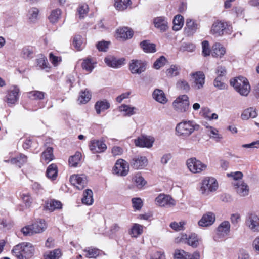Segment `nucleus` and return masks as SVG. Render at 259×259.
<instances>
[{"instance_id":"f257e3e1","label":"nucleus","mask_w":259,"mask_h":259,"mask_svg":"<svg viewBox=\"0 0 259 259\" xmlns=\"http://www.w3.org/2000/svg\"><path fill=\"white\" fill-rule=\"evenodd\" d=\"M34 248L32 244L23 242L14 247L12 253L17 259H29L34 254Z\"/></svg>"},{"instance_id":"dca6fc26","label":"nucleus","mask_w":259,"mask_h":259,"mask_svg":"<svg viewBox=\"0 0 259 259\" xmlns=\"http://www.w3.org/2000/svg\"><path fill=\"white\" fill-rule=\"evenodd\" d=\"M247 226L253 232L259 231V217L255 214H250L246 219Z\"/></svg>"},{"instance_id":"473e14b6","label":"nucleus","mask_w":259,"mask_h":259,"mask_svg":"<svg viewBox=\"0 0 259 259\" xmlns=\"http://www.w3.org/2000/svg\"><path fill=\"white\" fill-rule=\"evenodd\" d=\"M93 193L91 189H86L83 194V197L81 199L83 204L90 205L93 203Z\"/></svg>"},{"instance_id":"6e6d98bb","label":"nucleus","mask_w":259,"mask_h":259,"mask_svg":"<svg viewBox=\"0 0 259 259\" xmlns=\"http://www.w3.org/2000/svg\"><path fill=\"white\" fill-rule=\"evenodd\" d=\"M82 68L83 70L91 72L94 68L93 63L90 59H87L83 60L82 65Z\"/></svg>"},{"instance_id":"aec40b11","label":"nucleus","mask_w":259,"mask_h":259,"mask_svg":"<svg viewBox=\"0 0 259 259\" xmlns=\"http://www.w3.org/2000/svg\"><path fill=\"white\" fill-rule=\"evenodd\" d=\"M174 259H199L200 254L195 252L192 254H189L184 250H176L174 254Z\"/></svg>"},{"instance_id":"a18cd8bd","label":"nucleus","mask_w":259,"mask_h":259,"mask_svg":"<svg viewBox=\"0 0 259 259\" xmlns=\"http://www.w3.org/2000/svg\"><path fill=\"white\" fill-rule=\"evenodd\" d=\"M120 111H123L126 113V115L130 116L136 113V111L137 110L134 107H130L128 105L123 104L119 107Z\"/></svg>"},{"instance_id":"ea45409f","label":"nucleus","mask_w":259,"mask_h":259,"mask_svg":"<svg viewBox=\"0 0 259 259\" xmlns=\"http://www.w3.org/2000/svg\"><path fill=\"white\" fill-rule=\"evenodd\" d=\"M91 98V92L87 89H85L84 91L80 92L78 101L81 104H85L90 101Z\"/></svg>"},{"instance_id":"c756f323","label":"nucleus","mask_w":259,"mask_h":259,"mask_svg":"<svg viewBox=\"0 0 259 259\" xmlns=\"http://www.w3.org/2000/svg\"><path fill=\"white\" fill-rule=\"evenodd\" d=\"M230 225L228 221L223 222L218 227V234L221 236H224L228 234L230 231Z\"/></svg>"},{"instance_id":"0eeeda50","label":"nucleus","mask_w":259,"mask_h":259,"mask_svg":"<svg viewBox=\"0 0 259 259\" xmlns=\"http://www.w3.org/2000/svg\"><path fill=\"white\" fill-rule=\"evenodd\" d=\"M189 97L186 95L179 96L172 103L174 109L179 112H185L189 107Z\"/></svg>"},{"instance_id":"9d476101","label":"nucleus","mask_w":259,"mask_h":259,"mask_svg":"<svg viewBox=\"0 0 259 259\" xmlns=\"http://www.w3.org/2000/svg\"><path fill=\"white\" fill-rule=\"evenodd\" d=\"M70 182L78 190H82L87 185V177L84 174L73 175L70 177Z\"/></svg>"},{"instance_id":"6ab92c4d","label":"nucleus","mask_w":259,"mask_h":259,"mask_svg":"<svg viewBox=\"0 0 259 259\" xmlns=\"http://www.w3.org/2000/svg\"><path fill=\"white\" fill-rule=\"evenodd\" d=\"M106 64L112 68H119L124 64V58L117 59L114 56H109L104 59Z\"/></svg>"},{"instance_id":"f3484780","label":"nucleus","mask_w":259,"mask_h":259,"mask_svg":"<svg viewBox=\"0 0 259 259\" xmlns=\"http://www.w3.org/2000/svg\"><path fill=\"white\" fill-rule=\"evenodd\" d=\"M215 220V214L211 212H207L203 215L198 222V225L201 227H208L212 225Z\"/></svg>"},{"instance_id":"6e6552de","label":"nucleus","mask_w":259,"mask_h":259,"mask_svg":"<svg viewBox=\"0 0 259 259\" xmlns=\"http://www.w3.org/2000/svg\"><path fill=\"white\" fill-rule=\"evenodd\" d=\"M147 66L146 61L133 59L129 64V69L132 74H140L146 70Z\"/></svg>"},{"instance_id":"0e129e2a","label":"nucleus","mask_w":259,"mask_h":259,"mask_svg":"<svg viewBox=\"0 0 259 259\" xmlns=\"http://www.w3.org/2000/svg\"><path fill=\"white\" fill-rule=\"evenodd\" d=\"M39 11L35 7H33L29 11V18L31 21H34L37 20Z\"/></svg>"},{"instance_id":"7c9ffc66","label":"nucleus","mask_w":259,"mask_h":259,"mask_svg":"<svg viewBox=\"0 0 259 259\" xmlns=\"http://www.w3.org/2000/svg\"><path fill=\"white\" fill-rule=\"evenodd\" d=\"M117 36L124 39L132 37L133 33L128 27L119 28L117 30Z\"/></svg>"},{"instance_id":"1a4fd4ad","label":"nucleus","mask_w":259,"mask_h":259,"mask_svg":"<svg viewBox=\"0 0 259 259\" xmlns=\"http://www.w3.org/2000/svg\"><path fill=\"white\" fill-rule=\"evenodd\" d=\"M187 165L188 169L193 173H199L205 170L206 165L195 158L187 160Z\"/></svg>"},{"instance_id":"e2e57ef3","label":"nucleus","mask_w":259,"mask_h":259,"mask_svg":"<svg viewBox=\"0 0 259 259\" xmlns=\"http://www.w3.org/2000/svg\"><path fill=\"white\" fill-rule=\"evenodd\" d=\"M110 41H101L96 44V47L99 51L106 52L109 48Z\"/></svg>"},{"instance_id":"5701e85b","label":"nucleus","mask_w":259,"mask_h":259,"mask_svg":"<svg viewBox=\"0 0 259 259\" xmlns=\"http://www.w3.org/2000/svg\"><path fill=\"white\" fill-rule=\"evenodd\" d=\"M154 26L162 32L168 29V22L167 19L164 17H158L154 19Z\"/></svg>"},{"instance_id":"393cba45","label":"nucleus","mask_w":259,"mask_h":259,"mask_svg":"<svg viewBox=\"0 0 259 259\" xmlns=\"http://www.w3.org/2000/svg\"><path fill=\"white\" fill-rule=\"evenodd\" d=\"M62 203L58 200L50 199L45 202V209L50 211H53L56 209L62 208Z\"/></svg>"},{"instance_id":"8fccbe9b","label":"nucleus","mask_w":259,"mask_h":259,"mask_svg":"<svg viewBox=\"0 0 259 259\" xmlns=\"http://www.w3.org/2000/svg\"><path fill=\"white\" fill-rule=\"evenodd\" d=\"M82 43H83V38L82 36L80 35H76L73 39L72 41L73 46L78 51L81 50L82 49Z\"/></svg>"},{"instance_id":"603ef678","label":"nucleus","mask_w":259,"mask_h":259,"mask_svg":"<svg viewBox=\"0 0 259 259\" xmlns=\"http://www.w3.org/2000/svg\"><path fill=\"white\" fill-rule=\"evenodd\" d=\"M179 69L180 68L178 66L171 65L170 68L166 70V75L170 77L177 76L179 74Z\"/></svg>"},{"instance_id":"09e8293b","label":"nucleus","mask_w":259,"mask_h":259,"mask_svg":"<svg viewBox=\"0 0 259 259\" xmlns=\"http://www.w3.org/2000/svg\"><path fill=\"white\" fill-rule=\"evenodd\" d=\"M61 256V250L59 249H56L50 251L47 254H45L44 255V258L45 259H59Z\"/></svg>"},{"instance_id":"c9c22d12","label":"nucleus","mask_w":259,"mask_h":259,"mask_svg":"<svg viewBox=\"0 0 259 259\" xmlns=\"http://www.w3.org/2000/svg\"><path fill=\"white\" fill-rule=\"evenodd\" d=\"M131 5V0H115L114 6L118 11H124Z\"/></svg>"},{"instance_id":"37998d69","label":"nucleus","mask_w":259,"mask_h":259,"mask_svg":"<svg viewBox=\"0 0 259 259\" xmlns=\"http://www.w3.org/2000/svg\"><path fill=\"white\" fill-rule=\"evenodd\" d=\"M81 158V154L79 152H76L75 154L70 157L68 160L69 164L72 167H76L80 162Z\"/></svg>"},{"instance_id":"864d4df0","label":"nucleus","mask_w":259,"mask_h":259,"mask_svg":"<svg viewBox=\"0 0 259 259\" xmlns=\"http://www.w3.org/2000/svg\"><path fill=\"white\" fill-rule=\"evenodd\" d=\"M196 46L192 43H183L179 48L181 52H193L195 50Z\"/></svg>"},{"instance_id":"f8f14e48","label":"nucleus","mask_w":259,"mask_h":259,"mask_svg":"<svg viewBox=\"0 0 259 259\" xmlns=\"http://www.w3.org/2000/svg\"><path fill=\"white\" fill-rule=\"evenodd\" d=\"M156 204L160 206L171 207L175 205V201L171 196L164 194H160L155 199Z\"/></svg>"},{"instance_id":"bb28decb","label":"nucleus","mask_w":259,"mask_h":259,"mask_svg":"<svg viewBox=\"0 0 259 259\" xmlns=\"http://www.w3.org/2000/svg\"><path fill=\"white\" fill-rule=\"evenodd\" d=\"M226 53V50L220 43H215L212 46V56L221 58Z\"/></svg>"},{"instance_id":"052dcab7","label":"nucleus","mask_w":259,"mask_h":259,"mask_svg":"<svg viewBox=\"0 0 259 259\" xmlns=\"http://www.w3.org/2000/svg\"><path fill=\"white\" fill-rule=\"evenodd\" d=\"M133 180L138 188H142L146 183L144 179L139 175H135L133 177Z\"/></svg>"},{"instance_id":"de8ad7c7","label":"nucleus","mask_w":259,"mask_h":259,"mask_svg":"<svg viewBox=\"0 0 259 259\" xmlns=\"http://www.w3.org/2000/svg\"><path fill=\"white\" fill-rule=\"evenodd\" d=\"M61 14V12L60 9H57L52 10L48 17L50 22L52 23H56L59 20Z\"/></svg>"},{"instance_id":"49530a36","label":"nucleus","mask_w":259,"mask_h":259,"mask_svg":"<svg viewBox=\"0 0 259 259\" xmlns=\"http://www.w3.org/2000/svg\"><path fill=\"white\" fill-rule=\"evenodd\" d=\"M122 230V228L119 223H114L110 227L109 233L110 235L113 236L120 233Z\"/></svg>"},{"instance_id":"9b49d317","label":"nucleus","mask_w":259,"mask_h":259,"mask_svg":"<svg viewBox=\"0 0 259 259\" xmlns=\"http://www.w3.org/2000/svg\"><path fill=\"white\" fill-rule=\"evenodd\" d=\"M129 170L128 163L123 159L118 160L114 167V172L120 176H125L127 175Z\"/></svg>"},{"instance_id":"bf43d9fd","label":"nucleus","mask_w":259,"mask_h":259,"mask_svg":"<svg viewBox=\"0 0 259 259\" xmlns=\"http://www.w3.org/2000/svg\"><path fill=\"white\" fill-rule=\"evenodd\" d=\"M33 53V48L31 46H26L24 47L22 50V54L24 58H29L32 57Z\"/></svg>"},{"instance_id":"5fc2aeb1","label":"nucleus","mask_w":259,"mask_h":259,"mask_svg":"<svg viewBox=\"0 0 259 259\" xmlns=\"http://www.w3.org/2000/svg\"><path fill=\"white\" fill-rule=\"evenodd\" d=\"M225 79V78L217 77L213 82L214 87L220 90H224L226 89L227 85L224 82Z\"/></svg>"},{"instance_id":"7ed1b4c3","label":"nucleus","mask_w":259,"mask_h":259,"mask_svg":"<svg viewBox=\"0 0 259 259\" xmlns=\"http://www.w3.org/2000/svg\"><path fill=\"white\" fill-rule=\"evenodd\" d=\"M230 84L241 96H247L250 92V86L244 77L239 76L230 80Z\"/></svg>"},{"instance_id":"3c124183","label":"nucleus","mask_w":259,"mask_h":259,"mask_svg":"<svg viewBox=\"0 0 259 259\" xmlns=\"http://www.w3.org/2000/svg\"><path fill=\"white\" fill-rule=\"evenodd\" d=\"M28 97L32 100H41L44 99L45 93L39 91H33L28 93Z\"/></svg>"},{"instance_id":"ddd939ff","label":"nucleus","mask_w":259,"mask_h":259,"mask_svg":"<svg viewBox=\"0 0 259 259\" xmlns=\"http://www.w3.org/2000/svg\"><path fill=\"white\" fill-rule=\"evenodd\" d=\"M89 146L90 150L93 153H102L107 149L106 144L100 140H92Z\"/></svg>"},{"instance_id":"39448f33","label":"nucleus","mask_w":259,"mask_h":259,"mask_svg":"<svg viewBox=\"0 0 259 259\" xmlns=\"http://www.w3.org/2000/svg\"><path fill=\"white\" fill-rule=\"evenodd\" d=\"M46 228L47 226L45 221L42 219H38L36 222L32 225L22 228L21 232L25 236H30L34 233L42 232Z\"/></svg>"},{"instance_id":"4d7b16f0","label":"nucleus","mask_w":259,"mask_h":259,"mask_svg":"<svg viewBox=\"0 0 259 259\" xmlns=\"http://www.w3.org/2000/svg\"><path fill=\"white\" fill-rule=\"evenodd\" d=\"M89 10L88 5L86 4H83L80 5L77 8V13L79 16L80 18H83L84 17L85 15H86Z\"/></svg>"},{"instance_id":"79ce46f5","label":"nucleus","mask_w":259,"mask_h":259,"mask_svg":"<svg viewBox=\"0 0 259 259\" xmlns=\"http://www.w3.org/2000/svg\"><path fill=\"white\" fill-rule=\"evenodd\" d=\"M83 251L85 253V256L88 258H96L101 252L99 249L93 247L86 248Z\"/></svg>"},{"instance_id":"338daca9","label":"nucleus","mask_w":259,"mask_h":259,"mask_svg":"<svg viewBox=\"0 0 259 259\" xmlns=\"http://www.w3.org/2000/svg\"><path fill=\"white\" fill-rule=\"evenodd\" d=\"M177 87L180 89L183 90L185 92H188L190 90V85L185 80H181L177 82Z\"/></svg>"},{"instance_id":"69168bd1","label":"nucleus","mask_w":259,"mask_h":259,"mask_svg":"<svg viewBox=\"0 0 259 259\" xmlns=\"http://www.w3.org/2000/svg\"><path fill=\"white\" fill-rule=\"evenodd\" d=\"M202 55L205 56H209L210 54V49L209 47V42L207 40H204L202 42Z\"/></svg>"},{"instance_id":"c03bdc74","label":"nucleus","mask_w":259,"mask_h":259,"mask_svg":"<svg viewBox=\"0 0 259 259\" xmlns=\"http://www.w3.org/2000/svg\"><path fill=\"white\" fill-rule=\"evenodd\" d=\"M36 63L37 66L42 69H46L48 71V69L50 68L47 59L43 55L40 56L36 59Z\"/></svg>"},{"instance_id":"412c9836","label":"nucleus","mask_w":259,"mask_h":259,"mask_svg":"<svg viewBox=\"0 0 259 259\" xmlns=\"http://www.w3.org/2000/svg\"><path fill=\"white\" fill-rule=\"evenodd\" d=\"M194 78V87L197 90L203 88L205 83V75L201 71L196 72L192 74Z\"/></svg>"},{"instance_id":"f704fd0d","label":"nucleus","mask_w":259,"mask_h":259,"mask_svg":"<svg viewBox=\"0 0 259 259\" xmlns=\"http://www.w3.org/2000/svg\"><path fill=\"white\" fill-rule=\"evenodd\" d=\"M58 174V168L55 164L50 165L46 170L47 177L52 180H55Z\"/></svg>"},{"instance_id":"e433bc0d","label":"nucleus","mask_w":259,"mask_h":259,"mask_svg":"<svg viewBox=\"0 0 259 259\" xmlns=\"http://www.w3.org/2000/svg\"><path fill=\"white\" fill-rule=\"evenodd\" d=\"M184 24V18L181 15H177L173 19L172 29L175 31L180 30Z\"/></svg>"},{"instance_id":"b1692460","label":"nucleus","mask_w":259,"mask_h":259,"mask_svg":"<svg viewBox=\"0 0 259 259\" xmlns=\"http://www.w3.org/2000/svg\"><path fill=\"white\" fill-rule=\"evenodd\" d=\"M27 161V157L23 154H20L17 157L11 158V159L5 160L4 162L6 163H11L12 164H16L19 167Z\"/></svg>"},{"instance_id":"a878e982","label":"nucleus","mask_w":259,"mask_h":259,"mask_svg":"<svg viewBox=\"0 0 259 259\" xmlns=\"http://www.w3.org/2000/svg\"><path fill=\"white\" fill-rule=\"evenodd\" d=\"M110 107V103L105 99L97 101L95 105V109L98 114H100L102 111L107 110Z\"/></svg>"},{"instance_id":"4c0bfd02","label":"nucleus","mask_w":259,"mask_h":259,"mask_svg":"<svg viewBox=\"0 0 259 259\" xmlns=\"http://www.w3.org/2000/svg\"><path fill=\"white\" fill-rule=\"evenodd\" d=\"M257 115L255 110L252 107H250L243 111L241 114V118L243 120H247L250 117L255 118Z\"/></svg>"},{"instance_id":"2f4dec72","label":"nucleus","mask_w":259,"mask_h":259,"mask_svg":"<svg viewBox=\"0 0 259 259\" xmlns=\"http://www.w3.org/2000/svg\"><path fill=\"white\" fill-rule=\"evenodd\" d=\"M141 48L146 53H154L156 52V46L154 44L150 43L149 40H146L140 43Z\"/></svg>"},{"instance_id":"2eb2a0df","label":"nucleus","mask_w":259,"mask_h":259,"mask_svg":"<svg viewBox=\"0 0 259 259\" xmlns=\"http://www.w3.org/2000/svg\"><path fill=\"white\" fill-rule=\"evenodd\" d=\"M154 141V139L151 137L141 136L135 140V144L137 147L151 148Z\"/></svg>"},{"instance_id":"13d9d810","label":"nucleus","mask_w":259,"mask_h":259,"mask_svg":"<svg viewBox=\"0 0 259 259\" xmlns=\"http://www.w3.org/2000/svg\"><path fill=\"white\" fill-rule=\"evenodd\" d=\"M166 61L167 60L164 56H160L154 62L153 64V68L156 69H160L165 64Z\"/></svg>"},{"instance_id":"a19ab883","label":"nucleus","mask_w":259,"mask_h":259,"mask_svg":"<svg viewBox=\"0 0 259 259\" xmlns=\"http://www.w3.org/2000/svg\"><path fill=\"white\" fill-rule=\"evenodd\" d=\"M142 232L143 226L138 224H134L128 233L132 237H137Z\"/></svg>"},{"instance_id":"774afa93","label":"nucleus","mask_w":259,"mask_h":259,"mask_svg":"<svg viewBox=\"0 0 259 259\" xmlns=\"http://www.w3.org/2000/svg\"><path fill=\"white\" fill-rule=\"evenodd\" d=\"M132 202L133 207L136 210H140L143 206V201L140 198H133Z\"/></svg>"},{"instance_id":"4468645a","label":"nucleus","mask_w":259,"mask_h":259,"mask_svg":"<svg viewBox=\"0 0 259 259\" xmlns=\"http://www.w3.org/2000/svg\"><path fill=\"white\" fill-rule=\"evenodd\" d=\"M148 163L145 156H137L133 157L130 161V165L135 169H140L144 168Z\"/></svg>"},{"instance_id":"58836bf2","label":"nucleus","mask_w":259,"mask_h":259,"mask_svg":"<svg viewBox=\"0 0 259 259\" xmlns=\"http://www.w3.org/2000/svg\"><path fill=\"white\" fill-rule=\"evenodd\" d=\"M53 149L52 147H48L41 154L42 159L47 163L54 159Z\"/></svg>"},{"instance_id":"20e7f679","label":"nucleus","mask_w":259,"mask_h":259,"mask_svg":"<svg viewBox=\"0 0 259 259\" xmlns=\"http://www.w3.org/2000/svg\"><path fill=\"white\" fill-rule=\"evenodd\" d=\"M232 26L228 23L217 21L211 26L210 33L215 36H220L225 34H230L232 32Z\"/></svg>"},{"instance_id":"a211bd4d","label":"nucleus","mask_w":259,"mask_h":259,"mask_svg":"<svg viewBox=\"0 0 259 259\" xmlns=\"http://www.w3.org/2000/svg\"><path fill=\"white\" fill-rule=\"evenodd\" d=\"M235 189L237 193L241 197L248 195L249 193V187L248 185L242 181H235L233 183Z\"/></svg>"},{"instance_id":"423d86ee","label":"nucleus","mask_w":259,"mask_h":259,"mask_svg":"<svg viewBox=\"0 0 259 259\" xmlns=\"http://www.w3.org/2000/svg\"><path fill=\"white\" fill-rule=\"evenodd\" d=\"M218 187L215 179L212 177H206L202 180L200 191L203 195L208 196L211 192H214Z\"/></svg>"},{"instance_id":"4be33fe9","label":"nucleus","mask_w":259,"mask_h":259,"mask_svg":"<svg viewBox=\"0 0 259 259\" xmlns=\"http://www.w3.org/2000/svg\"><path fill=\"white\" fill-rule=\"evenodd\" d=\"M181 239L182 240H186L187 244L193 247H197L201 241L200 239L194 233H192L189 235V236L186 234L183 235Z\"/></svg>"},{"instance_id":"c85d7f7f","label":"nucleus","mask_w":259,"mask_h":259,"mask_svg":"<svg viewBox=\"0 0 259 259\" xmlns=\"http://www.w3.org/2000/svg\"><path fill=\"white\" fill-rule=\"evenodd\" d=\"M153 98L157 102L165 104L167 100L163 91L160 89H155L152 94Z\"/></svg>"},{"instance_id":"680f3d73","label":"nucleus","mask_w":259,"mask_h":259,"mask_svg":"<svg viewBox=\"0 0 259 259\" xmlns=\"http://www.w3.org/2000/svg\"><path fill=\"white\" fill-rule=\"evenodd\" d=\"M215 73L218 77L222 78H226L227 74V70L225 66L220 65L218 66L215 69Z\"/></svg>"},{"instance_id":"72a5a7b5","label":"nucleus","mask_w":259,"mask_h":259,"mask_svg":"<svg viewBox=\"0 0 259 259\" xmlns=\"http://www.w3.org/2000/svg\"><path fill=\"white\" fill-rule=\"evenodd\" d=\"M186 25L188 35L194 34L199 27V25L192 19H187Z\"/></svg>"},{"instance_id":"f03ea898","label":"nucleus","mask_w":259,"mask_h":259,"mask_svg":"<svg viewBox=\"0 0 259 259\" xmlns=\"http://www.w3.org/2000/svg\"><path fill=\"white\" fill-rule=\"evenodd\" d=\"M200 126L193 120H183L176 127L177 135L184 138L189 137L194 131H198Z\"/></svg>"},{"instance_id":"cd10ccee","label":"nucleus","mask_w":259,"mask_h":259,"mask_svg":"<svg viewBox=\"0 0 259 259\" xmlns=\"http://www.w3.org/2000/svg\"><path fill=\"white\" fill-rule=\"evenodd\" d=\"M19 89L14 87L13 89L10 91L7 95V101L8 104H14L18 99Z\"/></svg>"}]
</instances>
